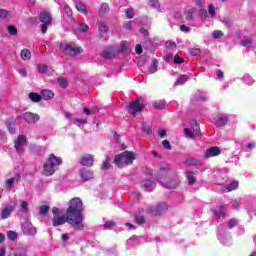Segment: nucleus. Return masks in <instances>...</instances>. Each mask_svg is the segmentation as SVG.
Wrapping results in <instances>:
<instances>
[{
    "label": "nucleus",
    "instance_id": "nucleus-46",
    "mask_svg": "<svg viewBox=\"0 0 256 256\" xmlns=\"http://www.w3.org/2000/svg\"><path fill=\"white\" fill-rule=\"evenodd\" d=\"M99 13H102V14L109 13V4L103 3V4L100 6Z\"/></svg>",
    "mask_w": 256,
    "mask_h": 256
},
{
    "label": "nucleus",
    "instance_id": "nucleus-13",
    "mask_svg": "<svg viewBox=\"0 0 256 256\" xmlns=\"http://www.w3.org/2000/svg\"><path fill=\"white\" fill-rule=\"evenodd\" d=\"M218 155H221V148L214 146L204 152V159H211L212 157H218Z\"/></svg>",
    "mask_w": 256,
    "mask_h": 256
},
{
    "label": "nucleus",
    "instance_id": "nucleus-31",
    "mask_svg": "<svg viewBox=\"0 0 256 256\" xmlns=\"http://www.w3.org/2000/svg\"><path fill=\"white\" fill-rule=\"evenodd\" d=\"M29 99L33 102V103H39V101H41V94L35 93V92H31L28 95Z\"/></svg>",
    "mask_w": 256,
    "mask_h": 256
},
{
    "label": "nucleus",
    "instance_id": "nucleus-36",
    "mask_svg": "<svg viewBox=\"0 0 256 256\" xmlns=\"http://www.w3.org/2000/svg\"><path fill=\"white\" fill-rule=\"evenodd\" d=\"M5 185H6L7 191H11V189H13V185H15V177L7 179L5 181Z\"/></svg>",
    "mask_w": 256,
    "mask_h": 256
},
{
    "label": "nucleus",
    "instance_id": "nucleus-51",
    "mask_svg": "<svg viewBox=\"0 0 256 256\" xmlns=\"http://www.w3.org/2000/svg\"><path fill=\"white\" fill-rule=\"evenodd\" d=\"M196 101H207V94L199 92L197 94Z\"/></svg>",
    "mask_w": 256,
    "mask_h": 256
},
{
    "label": "nucleus",
    "instance_id": "nucleus-64",
    "mask_svg": "<svg viewBox=\"0 0 256 256\" xmlns=\"http://www.w3.org/2000/svg\"><path fill=\"white\" fill-rule=\"evenodd\" d=\"M64 13H66V15L68 17H71V15H73V11L71 10V7H69V6L64 7Z\"/></svg>",
    "mask_w": 256,
    "mask_h": 256
},
{
    "label": "nucleus",
    "instance_id": "nucleus-55",
    "mask_svg": "<svg viewBox=\"0 0 256 256\" xmlns=\"http://www.w3.org/2000/svg\"><path fill=\"white\" fill-rule=\"evenodd\" d=\"M75 125H87V119L75 118Z\"/></svg>",
    "mask_w": 256,
    "mask_h": 256
},
{
    "label": "nucleus",
    "instance_id": "nucleus-54",
    "mask_svg": "<svg viewBox=\"0 0 256 256\" xmlns=\"http://www.w3.org/2000/svg\"><path fill=\"white\" fill-rule=\"evenodd\" d=\"M165 47H166L167 49H174V47H177V44H176L174 41L168 40V41L165 43Z\"/></svg>",
    "mask_w": 256,
    "mask_h": 256
},
{
    "label": "nucleus",
    "instance_id": "nucleus-34",
    "mask_svg": "<svg viewBox=\"0 0 256 256\" xmlns=\"http://www.w3.org/2000/svg\"><path fill=\"white\" fill-rule=\"evenodd\" d=\"M256 147V143L251 141V142H248L246 143L244 146H243V149L246 153H249V151H253V149H255Z\"/></svg>",
    "mask_w": 256,
    "mask_h": 256
},
{
    "label": "nucleus",
    "instance_id": "nucleus-40",
    "mask_svg": "<svg viewBox=\"0 0 256 256\" xmlns=\"http://www.w3.org/2000/svg\"><path fill=\"white\" fill-rule=\"evenodd\" d=\"M39 213L40 215H42L43 217H45V215H47V213H49V206L48 205H42L39 208Z\"/></svg>",
    "mask_w": 256,
    "mask_h": 256
},
{
    "label": "nucleus",
    "instance_id": "nucleus-10",
    "mask_svg": "<svg viewBox=\"0 0 256 256\" xmlns=\"http://www.w3.org/2000/svg\"><path fill=\"white\" fill-rule=\"evenodd\" d=\"M159 182L166 189H175V187H177L179 185L178 179L170 180V182H169V176H164V178L159 177Z\"/></svg>",
    "mask_w": 256,
    "mask_h": 256
},
{
    "label": "nucleus",
    "instance_id": "nucleus-12",
    "mask_svg": "<svg viewBox=\"0 0 256 256\" xmlns=\"http://www.w3.org/2000/svg\"><path fill=\"white\" fill-rule=\"evenodd\" d=\"M217 237L222 245H231V236L225 230H219Z\"/></svg>",
    "mask_w": 256,
    "mask_h": 256
},
{
    "label": "nucleus",
    "instance_id": "nucleus-50",
    "mask_svg": "<svg viewBox=\"0 0 256 256\" xmlns=\"http://www.w3.org/2000/svg\"><path fill=\"white\" fill-rule=\"evenodd\" d=\"M227 227H228V229H233V227H237V220L236 219L228 220Z\"/></svg>",
    "mask_w": 256,
    "mask_h": 256
},
{
    "label": "nucleus",
    "instance_id": "nucleus-32",
    "mask_svg": "<svg viewBox=\"0 0 256 256\" xmlns=\"http://www.w3.org/2000/svg\"><path fill=\"white\" fill-rule=\"evenodd\" d=\"M76 9H77V11H80V13L87 15V6L83 2L78 1L76 3Z\"/></svg>",
    "mask_w": 256,
    "mask_h": 256
},
{
    "label": "nucleus",
    "instance_id": "nucleus-43",
    "mask_svg": "<svg viewBox=\"0 0 256 256\" xmlns=\"http://www.w3.org/2000/svg\"><path fill=\"white\" fill-rule=\"evenodd\" d=\"M38 71H39V73H41L42 75H47V71H48L47 65H45V64H39V65H38Z\"/></svg>",
    "mask_w": 256,
    "mask_h": 256
},
{
    "label": "nucleus",
    "instance_id": "nucleus-23",
    "mask_svg": "<svg viewBox=\"0 0 256 256\" xmlns=\"http://www.w3.org/2000/svg\"><path fill=\"white\" fill-rule=\"evenodd\" d=\"M208 15L211 17V19H217V7L210 3L208 4Z\"/></svg>",
    "mask_w": 256,
    "mask_h": 256
},
{
    "label": "nucleus",
    "instance_id": "nucleus-27",
    "mask_svg": "<svg viewBox=\"0 0 256 256\" xmlns=\"http://www.w3.org/2000/svg\"><path fill=\"white\" fill-rule=\"evenodd\" d=\"M6 125L9 130V133L12 135L15 133V119L14 118H8L6 120Z\"/></svg>",
    "mask_w": 256,
    "mask_h": 256
},
{
    "label": "nucleus",
    "instance_id": "nucleus-7",
    "mask_svg": "<svg viewBox=\"0 0 256 256\" xmlns=\"http://www.w3.org/2000/svg\"><path fill=\"white\" fill-rule=\"evenodd\" d=\"M144 107L145 104H143V99H136L130 103L128 111L131 115H137V113H141V111H143Z\"/></svg>",
    "mask_w": 256,
    "mask_h": 256
},
{
    "label": "nucleus",
    "instance_id": "nucleus-3",
    "mask_svg": "<svg viewBox=\"0 0 256 256\" xmlns=\"http://www.w3.org/2000/svg\"><path fill=\"white\" fill-rule=\"evenodd\" d=\"M135 161V154L133 152H123L115 157L114 163L117 167H125L126 165H133Z\"/></svg>",
    "mask_w": 256,
    "mask_h": 256
},
{
    "label": "nucleus",
    "instance_id": "nucleus-49",
    "mask_svg": "<svg viewBox=\"0 0 256 256\" xmlns=\"http://www.w3.org/2000/svg\"><path fill=\"white\" fill-rule=\"evenodd\" d=\"M213 39H221L223 37V32L221 30H215L212 33Z\"/></svg>",
    "mask_w": 256,
    "mask_h": 256
},
{
    "label": "nucleus",
    "instance_id": "nucleus-56",
    "mask_svg": "<svg viewBox=\"0 0 256 256\" xmlns=\"http://www.w3.org/2000/svg\"><path fill=\"white\" fill-rule=\"evenodd\" d=\"M126 16H127V19H133V17H135V12L133 11V9L128 8L126 10Z\"/></svg>",
    "mask_w": 256,
    "mask_h": 256
},
{
    "label": "nucleus",
    "instance_id": "nucleus-1",
    "mask_svg": "<svg viewBox=\"0 0 256 256\" xmlns=\"http://www.w3.org/2000/svg\"><path fill=\"white\" fill-rule=\"evenodd\" d=\"M69 225L74 229L82 231L83 229V201L80 198L70 200L69 207L66 211Z\"/></svg>",
    "mask_w": 256,
    "mask_h": 256
},
{
    "label": "nucleus",
    "instance_id": "nucleus-57",
    "mask_svg": "<svg viewBox=\"0 0 256 256\" xmlns=\"http://www.w3.org/2000/svg\"><path fill=\"white\" fill-rule=\"evenodd\" d=\"M196 7H199L200 9H203L205 5V1L203 0H193Z\"/></svg>",
    "mask_w": 256,
    "mask_h": 256
},
{
    "label": "nucleus",
    "instance_id": "nucleus-25",
    "mask_svg": "<svg viewBox=\"0 0 256 256\" xmlns=\"http://www.w3.org/2000/svg\"><path fill=\"white\" fill-rule=\"evenodd\" d=\"M19 211H20V213H29V201L28 200H20Z\"/></svg>",
    "mask_w": 256,
    "mask_h": 256
},
{
    "label": "nucleus",
    "instance_id": "nucleus-58",
    "mask_svg": "<svg viewBox=\"0 0 256 256\" xmlns=\"http://www.w3.org/2000/svg\"><path fill=\"white\" fill-rule=\"evenodd\" d=\"M115 227V223L113 221L105 222L104 229H113Z\"/></svg>",
    "mask_w": 256,
    "mask_h": 256
},
{
    "label": "nucleus",
    "instance_id": "nucleus-11",
    "mask_svg": "<svg viewBox=\"0 0 256 256\" xmlns=\"http://www.w3.org/2000/svg\"><path fill=\"white\" fill-rule=\"evenodd\" d=\"M23 119L28 123L29 125H35L40 119L39 114H35L33 112H25L23 114Z\"/></svg>",
    "mask_w": 256,
    "mask_h": 256
},
{
    "label": "nucleus",
    "instance_id": "nucleus-45",
    "mask_svg": "<svg viewBox=\"0 0 256 256\" xmlns=\"http://www.w3.org/2000/svg\"><path fill=\"white\" fill-rule=\"evenodd\" d=\"M98 29H99L100 33H107V31H108L107 24L103 23V22H99Z\"/></svg>",
    "mask_w": 256,
    "mask_h": 256
},
{
    "label": "nucleus",
    "instance_id": "nucleus-26",
    "mask_svg": "<svg viewBox=\"0 0 256 256\" xmlns=\"http://www.w3.org/2000/svg\"><path fill=\"white\" fill-rule=\"evenodd\" d=\"M186 177L188 179V185H195V181H197V178L195 177V172L187 170Z\"/></svg>",
    "mask_w": 256,
    "mask_h": 256
},
{
    "label": "nucleus",
    "instance_id": "nucleus-6",
    "mask_svg": "<svg viewBox=\"0 0 256 256\" xmlns=\"http://www.w3.org/2000/svg\"><path fill=\"white\" fill-rule=\"evenodd\" d=\"M60 50L63 51L66 55H70V57H75V55H79V53H81V48L75 46L73 43L61 44Z\"/></svg>",
    "mask_w": 256,
    "mask_h": 256
},
{
    "label": "nucleus",
    "instance_id": "nucleus-59",
    "mask_svg": "<svg viewBox=\"0 0 256 256\" xmlns=\"http://www.w3.org/2000/svg\"><path fill=\"white\" fill-rule=\"evenodd\" d=\"M8 33L10 35H17V28L15 26H8Z\"/></svg>",
    "mask_w": 256,
    "mask_h": 256
},
{
    "label": "nucleus",
    "instance_id": "nucleus-9",
    "mask_svg": "<svg viewBox=\"0 0 256 256\" xmlns=\"http://www.w3.org/2000/svg\"><path fill=\"white\" fill-rule=\"evenodd\" d=\"M14 147L19 155H23L25 152V147H27V137H25V135H19L15 140Z\"/></svg>",
    "mask_w": 256,
    "mask_h": 256
},
{
    "label": "nucleus",
    "instance_id": "nucleus-29",
    "mask_svg": "<svg viewBox=\"0 0 256 256\" xmlns=\"http://www.w3.org/2000/svg\"><path fill=\"white\" fill-rule=\"evenodd\" d=\"M20 57L23 61H29L31 60V50L29 49H23L20 52Z\"/></svg>",
    "mask_w": 256,
    "mask_h": 256
},
{
    "label": "nucleus",
    "instance_id": "nucleus-47",
    "mask_svg": "<svg viewBox=\"0 0 256 256\" xmlns=\"http://www.w3.org/2000/svg\"><path fill=\"white\" fill-rule=\"evenodd\" d=\"M189 53H190V55L195 57L197 55H201V49H199V48H190Z\"/></svg>",
    "mask_w": 256,
    "mask_h": 256
},
{
    "label": "nucleus",
    "instance_id": "nucleus-33",
    "mask_svg": "<svg viewBox=\"0 0 256 256\" xmlns=\"http://www.w3.org/2000/svg\"><path fill=\"white\" fill-rule=\"evenodd\" d=\"M187 81H189V76H187V75H180L177 78L175 85H185V83H187Z\"/></svg>",
    "mask_w": 256,
    "mask_h": 256
},
{
    "label": "nucleus",
    "instance_id": "nucleus-16",
    "mask_svg": "<svg viewBox=\"0 0 256 256\" xmlns=\"http://www.w3.org/2000/svg\"><path fill=\"white\" fill-rule=\"evenodd\" d=\"M22 231L25 235H37V229L31 222H25L22 224Z\"/></svg>",
    "mask_w": 256,
    "mask_h": 256
},
{
    "label": "nucleus",
    "instance_id": "nucleus-35",
    "mask_svg": "<svg viewBox=\"0 0 256 256\" xmlns=\"http://www.w3.org/2000/svg\"><path fill=\"white\" fill-rule=\"evenodd\" d=\"M243 83H245L246 85H253V83H255V79H253L251 75L245 74L243 76Z\"/></svg>",
    "mask_w": 256,
    "mask_h": 256
},
{
    "label": "nucleus",
    "instance_id": "nucleus-42",
    "mask_svg": "<svg viewBox=\"0 0 256 256\" xmlns=\"http://www.w3.org/2000/svg\"><path fill=\"white\" fill-rule=\"evenodd\" d=\"M148 5L150 7H153L154 9H159V7L161 6L159 0H148Z\"/></svg>",
    "mask_w": 256,
    "mask_h": 256
},
{
    "label": "nucleus",
    "instance_id": "nucleus-15",
    "mask_svg": "<svg viewBox=\"0 0 256 256\" xmlns=\"http://www.w3.org/2000/svg\"><path fill=\"white\" fill-rule=\"evenodd\" d=\"M79 177L82 179V181H91V179L94 177V172L93 170L82 168L79 171Z\"/></svg>",
    "mask_w": 256,
    "mask_h": 256
},
{
    "label": "nucleus",
    "instance_id": "nucleus-38",
    "mask_svg": "<svg viewBox=\"0 0 256 256\" xmlns=\"http://www.w3.org/2000/svg\"><path fill=\"white\" fill-rule=\"evenodd\" d=\"M11 17V12L6 9H0V19H9Z\"/></svg>",
    "mask_w": 256,
    "mask_h": 256
},
{
    "label": "nucleus",
    "instance_id": "nucleus-4",
    "mask_svg": "<svg viewBox=\"0 0 256 256\" xmlns=\"http://www.w3.org/2000/svg\"><path fill=\"white\" fill-rule=\"evenodd\" d=\"M53 218L52 225L53 227H59V225H65V223H69L67 219V214L65 216V212L63 210H59V208H52Z\"/></svg>",
    "mask_w": 256,
    "mask_h": 256
},
{
    "label": "nucleus",
    "instance_id": "nucleus-14",
    "mask_svg": "<svg viewBox=\"0 0 256 256\" xmlns=\"http://www.w3.org/2000/svg\"><path fill=\"white\" fill-rule=\"evenodd\" d=\"M95 163V157L91 154H85L80 159V165L83 167H93V164Z\"/></svg>",
    "mask_w": 256,
    "mask_h": 256
},
{
    "label": "nucleus",
    "instance_id": "nucleus-5",
    "mask_svg": "<svg viewBox=\"0 0 256 256\" xmlns=\"http://www.w3.org/2000/svg\"><path fill=\"white\" fill-rule=\"evenodd\" d=\"M115 53H129V42L123 41L116 47V49L112 51H104L103 57L105 59H113V57H115Z\"/></svg>",
    "mask_w": 256,
    "mask_h": 256
},
{
    "label": "nucleus",
    "instance_id": "nucleus-44",
    "mask_svg": "<svg viewBox=\"0 0 256 256\" xmlns=\"http://www.w3.org/2000/svg\"><path fill=\"white\" fill-rule=\"evenodd\" d=\"M57 81H58L59 87H62V89H65V87L69 85V83L67 82V79L65 78H58Z\"/></svg>",
    "mask_w": 256,
    "mask_h": 256
},
{
    "label": "nucleus",
    "instance_id": "nucleus-17",
    "mask_svg": "<svg viewBox=\"0 0 256 256\" xmlns=\"http://www.w3.org/2000/svg\"><path fill=\"white\" fill-rule=\"evenodd\" d=\"M212 213L215 215V217L221 219V217H224L225 215V206L222 204L216 205V207L212 208Z\"/></svg>",
    "mask_w": 256,
    "mask_h": 256
},
{
    "label": "nucleus",
    "instance_id": "nucleus-52",
    "mask_svg": "<svg viewBox=\"0 0 256 256\" xmlns=\"http://www.w3.org/2000/svg\"><path fill=\"white\" fill-rule=\"evenodd\" d=\"M7 237L11 241H15V239H17V233L10 230V231L7 232Z\"/></svg>",
    "mask_w": 256,
    "mask_h": 256
},
{
    "label": "nucleus",
    "instance_id": "nucleus-19",
    "mask_svg": "<svg viewBox=\"0 0 256 256\" xmlns=\"http://www.w3.org/2000/svg\"><path fill=\"white\" fill-rule=\"evenodd\" d=\"M239 187V182L233 181L222 187L223 193H231V191H235Z\"/></svg>",
    "mask_w": 256,
    "mask_h": 256
},
{
    "label": "nucleus",
    "instance_id": "nucleus-21",
    "mask_svg": "<svg viewBox=\"0 0 256 256\" xmlns=\"http://www.w3.org/2000/svg\"><path fill=\"white\" fill-rule=\"evenodd\" d=\"M40 95L44 101H51V99H53V97H55V93H53V91L48 90V89L42 90Z\"/></svg>",
    "mask_w": 256,
    "mask_h": 256
},
{
    "label": "nucleus",
    "instance_id": "nucleus-63",
    "mask_svg": "<svg viewBox=\"0 0 256 256\" xmlns=\"http://www.w3.org/2000/svg\"><path fill=\"white\" fill-rule=\"evenodd\" d=\"M185 165H196L197 160L193 159V158H189L187 160L184 161Z\"/></svg>",
    "mask_w": 256,
    "mask_h": 256
},
{
    "label": "nucleus",
    "instance_id": "nucleus-2",
    "mask_svg": "<svg viewBox=\"0 0 256 256\" xmlns=\"http://www.w3.org/2000/svg\"><path fill=\"white\" fill-rule=\"evenodd\" d=\"M61 165H63V159L55 154H50L44 163V175H46V177H51Z\"/></svg>",
    "mask_w": 256,
    "mask_h": 256
},
{
    "label": "nucleus",
    "instance_id": "nucleus-20",
    "mask_svg": "<svg viewBox=\"0 0 256 256\" xmlns=\"http://www.w3.org/2000/svg\"><path fill=\"white\" fill-rule=\"evenodd\" d=\"M141 187L146 189V191L151 192L155 189L156 184H155V182H153L151 180H144L141 182Z\"/></svg>",
    "mask_w": 256,
    "mask_h": 256
},
{
    "label": "nucleus",
    "instance_id": "nucleus-8",
    "mask_svg": "<svg viewBox=\"0 0 256 256\" xmlns=\"http://www.w3.org/2000/svg\"><path fill=\"white\" fill-rule=\"evenodd\" d=\"M40 21L42 23L41 25V31L43 34L47 33V27H49V25H51V14L47 11L41 12L40 14Z\"/></svg>",
    "mask_w": 256,
    "mask_h": 256
},
{
    "label": "nucleus",
    "instance_id": "nucleus-39",
    "mask_svg": "<svg viewBox=\"0 0 256 256\" xmlns=\"http://www.w3.org/2000/svg\"><path fill=\"white\" fill-rule=\"evenodd\" d=\"M253 205H255V201L251 200L250 202H247L245 204V209L248 211V213H250V215L253 213Z\"/></svg>",
    "mask_w": 256,
    "mask_h": 256
},
{
    "label": "nucleus",
    "instance_id": "nucleus-61",
    "mask_svg": "<svg viewBox=\"0 0 256 256\" xmlns=\"http://www.w3.org/2000/svg\"><path fill=\"white\" fill-rule=\"evenodd\" d=\"M251 43H252L251 39H246L241 41L242 47H250Z\"/></svg>",
    "mask_w": 256,
    "mask_h": 256
},
{
    "label": "nucleus",
    "instance_id": "nucleus-30",
    "mask_svg": "<svg viewBox=\"0 0 256 256\" xmlns=\"http://www.w3.org/2000/svg\"><path fill=\"white\" fill-rule=\"evenodd\" d=\"M195 15V9L190 8L187 11L184 12V16L186 21H193V16Z\"/></svg>",
    "mask_w": 256,
    "mask_h": 256
},
{
    "label": "nucleus",
    "instance_id": "nucleus-22",
    "mask_svg": "<svg viewBox=\"0 0 256 256\" xmlns=\"http://www.w3.org/2000/svg\"><path fill=\"white\" fill-rule=\"evenodd\" d=\"M14 210H15V204L4 208L1 211L0 219H7L9 217V215H11L12 211H14Z\"/></svg>",
    "mask_w": 256,
    "mask_h": 256
},
{
    "label": "nucleus",
    "instance_id": "nucleus-62",
    "mask_svg": "<svg viewBox=\"0 0 256 256\" xmlns=\"http://www.w3.org/2000/svg\"><path fill=\"white\" fill-rule=\"evenodd\" d=\"M150 73H155L157 71V62L153 61L149 68Z\"/></svg>",
    "mask_w": 256,
    "mask_h": 256
},
{
    "label": "nucleus",
    "instance_id": "nucleus-53",
    "mask_svg": "<svg viewBox=\"0 0 256 256\" xmlns=\"http://www.w3.org/2000/svg\"><path fill=\"white\" fill-rule=\"evenodd\" d=\"M111 167V163H110V160L109 158H106L102 164V169L104 171H107V169H109Z\"/></svg>",
    "mask_w": 256,
    "mask_h": 256
},
{
    "label": "nucleus",
    "instance_id": "nucleus-60",
    "mask_svg": "<svg viewBox=\"0 0 256 256\" xmlns=\"http://www.w3.org/2000/svg\"><path fill=\"white\" fill-rule=\"evenodd\" d=\"M162 146L164 149H167L168 151H171V143L168 142V140H163L162 141Z\"/></svg>",
    "mask_w": 256,
    "mask_h": 256
},
{
    "label": "nucleus",
    "instance_id": "nucleus-24",
    "mask_svg": "<svg viewBox=\"0 0 256 256\" xmlns=\"http://www.w3.org/2000/svg\"><path fill=\"white\" fill-rule=\"evenodd\" d=\"M227 121H229V117L226 114H221L216 119V123L219 127H223V126L227 125Z\"/></svg>",
    "mask_w": 256,
    "mask_h": 256
},
{
    "label": "nucleus",
    "instance_id": "nucleus-37",
    "mask_svg": "<svg viewBox=\"0 0 256 256\" xmlns=\"http://www.w3.org/2000/svg\"><path fill=\"white\" fill-rule=\"evenodd\" d=\"M127 245L129 249H131V247H136V245H139V239L132 237L128 239Z\"/></svg>",
    "mask_w": 256,
    "mask_h": 256
},
{
    "label": "nucleus",
    "instance_id": "nucleus-48",
    "mask_svg": "<svg viewBox=\"0 0 256 256\" xmlns=\"http://www.w3.org/2000/svg\"><path fill=\"white\" fill-rule=\"evenodd\" d=\"M184 134L188 139H195V134L189 128L184 129Z\"/></svg>",
    "mask_w": 256,
    "mask_h": 256
},
{
    "label": "nucleus",
    "instance_id": "nucleus-28",
    "mask_svg": "<svg viewBox=\"0 0 256 256\" xmlns=\"http://www.w3.org/2000/svg\"><path fill=\"white\" fill-rule=\"evenodd\" d=\"M164 211H167V203L165 202L158 204L154 210L155 215H161Z\"/></svg>",
    "mask_w": 256,
    "mask_h": 256
},
{
    "label": "nucleus",
    "instance_id": "nucleus-41",
    "mask_svg": "<svg viewBox=\"0 0 256 256\" xmlns=\"http://www.w3.org/2000/svg\"><path fill=\"white\" fill-rule=\"evenodd\" d=\"M155 109H163L165 108V100H159L153 103Z\"/></svg>",
    "mask_w": 256,
    "mask_h": 256
},
{
    "label": "nucleus",
    "instance_id": "nucleus-18",
    "mask_svg": "<svg viewBox=\"0 0 256 256\" xmlns=\"http://www.w3.org/2000/svg\"><path fill=\"white\" fill-rule=\"evenodd\" d=\"M11 256H27V247L12 248L10 251Z\"/></svg>",
    "mask_w": 256,
    "mask_h": 256
}]
</instances>
